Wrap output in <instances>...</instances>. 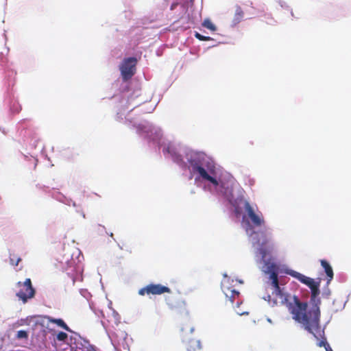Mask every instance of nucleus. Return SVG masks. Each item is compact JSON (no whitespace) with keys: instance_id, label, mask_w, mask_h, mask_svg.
<instances>
[{"instance_id":"5","label":"nucleus","mask_w":351,"mask_h":351,"mask_svg":"<svg viewBox=\"0 0 351 351\" xmlns=\"http://www.w3.org/2000/svg\"><path fill=\"white\" fill-rule=\"evenodd\" d=\"M136 62L135 58H128L123 60L120 70L124 81L130 80L135 74Z\"/></svg>"},{"instance_id":"11","label":"nucleus","mask_w":351,"mask_h":351,"mask_svg":"<svg viewBox=\"0 0 351 351\" xmlns=\"http://www.w3.org/2000/svg\"><path fill=\"white\" fill-rule=\"evenodd\" d=\"M244 15L243 11L240 6H237L235 10L234 21L236 23H239L243 19Z\"/></svg>"},{"instance_id":"7","label":"nucleus","mask_w":351,"mask_h":351,"mask_svg":"<svg viewBox=\"0 0 351 351\" xmlns=\"http://www.w3.org/2000/svg\"><path fill=\"white\" fill-rule=\"evenodd\" d=\"M287 274L290 275L291 276L294 277L295 278L298 279L300 282L306 285L309 288H311L315 284L317 283L313 278L307 277V276H306L298 271H295L294 270H288L287 271Z\"/></svg>"},{"instance_id":"15","label":"nucleus","mask_w":351,"mask_h":351,"mask_svg":"<svg viewBox=\"0 0 351 351\" xmlns=\"http://www.w3.org/2000/svg\"><path fill=\"white\" fill-rule=\"evenodd\" d=\"M195 36L198 40H202V41H208V40H212V38L210 37L203 36L198 32L195 33Z\"/></svg>"},{"instance_id":"1","label":"nucleus","mask_w":351,"mask_h":351,"mask_svg":"<svg viewBox=\"0 0 351 351\" xmlns=\"http://www.w3.org/2000/svg\"><path fill=\"white\" fill-rule=\"evenodd\" d=\"M262 271L269 274V279L271 280V285L274 289L273 293L280 298L281 304L287 306L293 319L302 324L306 330L317 337L314 332L320 328L321 316L319 308L321 301L317 298L320 293L319 282L310 288L311 291L310 302L312 306L308 308L307 302L300 301L296 295L291 296L282 292L279 286L277 267L275 263L265 261Z\"/></svg>"},{"instance_id":"19","label":"nucleus","mask_w":351,"mask_h":351,"mask_svg":"<svg viewBox=\"0 0 351 351\" xmlns=\"http://www.w3.org/2000/svg\"><path fill=\"white\" fill-rule=\"evenodd\" d=\"M326 351H332L329 344H326L324 347Z\"/></svg>"},{"instance_id":"4","label":"nucleus","mask_w":351,"mask_h":351,"mask_svg":"<svg viewBox=\"0 0 351 351\" xmlns=\"http://www.w3.org/2000/svg\"><path fill=\"white\" fill-rule=\"evenodd\" d=\"M171 292V289L166 286L162 285L161 284H154L150 283L145 287L140 289L138 290V294L140 295H161L165 293H170Z\"/></svg>"},{"instance_id":"8","label":"nucleus","mask_w":351,"mask_h":351,"mask_svg":"<svg viewBox=\"0 0 351 351\" xmlns=\"http://www.w3.org/2000/svg\"><path fill=\"white\" fill-rule=\"evenodd\" d=\"M39 318L40 319V324L42 326L45 325V321L47 320V322L53 323L57 324L58 326L62 328L63 329L71 331L69 326L66 325V324L64 322L62 319L58 318H53L49 315H41L39 316Z\"/></svg>"},{"instance_id":"9","label":"nucleus","mask_w":351,"mask_h":351,"mask_svg":"<svg viewBox=\"0 0 351 351\" xmlns=\"http://www.w3.org/2000/svg\"><path fill=\"white\" fill-rule=\"evenodd\" d=\"M221 289L224 294L226 295V298H228L230 300V302L233 304L234 300L236 298H238L239 295V292L236 291L235 289H231L230 287L226 285L224 283H222L221 285Z\"/></svg>"},{"instance_id":"16","label":"nucleus","mask_w":351,"mask_h":351,"mask_svg":"<svg viewBox=\"0 0 351 351\" xmlns=\"http://www.w3.org/2000/svg\"><path fill=\"white\" fill-rule=\"evenodd\" d=\"M16 337L18 339H27L28 334L25 330H19L17 332Z\"/></svg>"},{"instance_id":"3","label":"nucleus","mask_w":351,"mask_h":351,"mask_svg":"<svg viewBox=\"0 0 351 351\" xmlns=\"http://www.w3.org/2000/svg\"><path fill=\"white\" fill-rule=\"evenodd\" d=\"M16 286L20 288L16 293V296L21 300L23 303L27 302L28 299L32 298L35 295V290L32 287V281L27 278L24 282H18Z\"/></svg>"},{"instance_id":"20","label":"nucleus","mask_w":351,"mask_h":351,"mask_svg":"<svg viewBox=\"0 0 351 351\" xmlns=\"http://www.w3.org/2000/svg\"><path fill=\"white\" fill-rule=\"evenodd\" d=\"M75 280L73 278V285H74V284H75Z\"/></svg>"},{"instance_id":"22","label":"nucleus","mask_w":351,"mask_h":351,"mask_svg":"<svg viewBox=\"0 0 351 351\" xmlns=\"http://www.w3.org/2000/svg\"><path fill=\"white\" fill-rule=\"evenodd\" d=\"M188 351H191L190 350H188Z\"/></svg>"},{"instance_id":"17","label":"nucleus","mask_w":351,"mask_h":351,"mask_svg":"<svg viewBox=\"0 0 351 351\" xmlns=\"http://www.w3.org/2000/svg\"><path fill=\"white\" fill-rule=\"evenodd\" d=\"M326 344H328V343L326 341V339H324V340H322V341H319L317 343V346L319 347H325Z\"/></svg>"},{"instance_id":"2","label":"nucleus","mask_w":351,"mask_h":351,"mask_svg":"<svg viewBox=\"0 0 351 351\" xmlns=\"http://www.w3.org/2000/svg\"><path fill=\"white\" fill-rule=\"evenodd\" d=\"M189 163L194 172H197L199 174V176L205 180H207L212 183L215 186L219 185L217 180L209 175L208 171L204 168V164L201 162L200 157L197 156L195 158L191 159Z\"/></svg>"},{"instance_id":"14","label":"nucleus","mask_w":351,"mask_h":351,"mask_svg":"<svg viewBox=\"0 0 351 351\" xmlns=\"http://www.w3.org/2000/svg\"><path fill=\"white\" fill-rule=\"evenodd\" d=\"M68 338V335L64 332H59L56 336V339L60 341H65Z\"/></svg>"},{"instance_id":"10","label":"nucleus","mask_w":351,"mask_h":351,"mask_svg":"<svg viewBox=\"0 0 351 351\" xmlns=\"http://www.w3.org/2000/svg\"><path fill=\"white\" fill-rule=\"evenodd\" d=\"M321 265L324 269V271L328 277V283H329L333 278V270L330 264L326 260H321Z\"/></svg>"},{"instance_id":"21","label":"nucleus","mask_w":351,"mask_h":351,"mask_svg":"<svg viewBox=\"0 0 351 351\" xmlns=\"http://www.w3.org/2000/svg\"><path fill=\"white\" fill-rule=\"evenodd\" d=\"M189 330H190V331H191V332H193V329H192V328H190Z\"/></svg>"},{"instance_id":"18","label":"nucleus","mask_w":351,"mask_h":351,"mask_svg":"<svg viewBox=\"0 0 351 351\" xmlns=\"http://www.w3.org/2000/svg\"><path fill=\"white\" fill-rule=\"evenodd\" d=\"M260 254H261L262 258L264 259V258L266 256V251L263 249L259 250Z\"/></svg>"},{"instance_id":"13","label":"nucleus","mask_w":351,"mask_h":351,"mask_svg":"<svg viewBox=\"0 0 351 351\" xmlns=\"http://www.w3.org/2000/svg\"><path fill=\"white\" fill-rule=\"evenodd\" d=\"M21 261V258L14 254H10V264L14 266H17L19 262Z\"/></svg>"},{"instance_id":"6","label":"nucleus","mask_w":351,"mask_h":351,"mask_svg":"<svg viewBox=\"0 0 351 351\" xmlns=\"http://www.w3.org/2000/svg\"><path fill=\"white\" fill-rule=\"evenodd\" d=\"M244 208L247 213L248 217L250 218L252 223L257 227H260L264 225L265 221L262 215H257L255 213L253 208L251 206L248 202H245L244 204Z\"/></svg>"},{"instance_id":"12","label":"nucleus","mask_w":351,"mask_h":351,"mask_svg":"<svg viewBox=\"0 0 351 351\" xmlns=\"http://www.w3.org/2000/svg\"><path fill=\"white\" fill-rule=\"evenodd\" d=\"M202 26L213 31V32L216 30L215 25L208 19H206L204 21V22L202 23Z\"/></svg>"}]
</instances>
